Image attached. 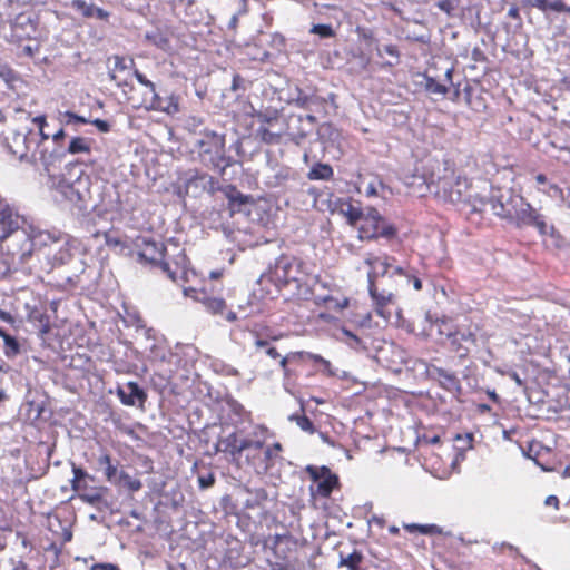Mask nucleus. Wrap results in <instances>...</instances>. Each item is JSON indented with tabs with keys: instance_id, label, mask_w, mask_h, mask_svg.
I'll return each mask as SVG.
<instances>
[{
	"instance_id": "29",
	"label": "nucleus",
	"mask_w": 570,
	"mask_h": 570,
	"mask_svg": "<svg viewBox=\"0 0 570 570\" xmlns=\"http://www.w3.org/2000/svg\"><path fill=\"white\" fill-rule=\"evenodd\" d=\"M340 212L346 218L347 223L353 227L357 226L364 215L361 207L355 206L352 202L342 203L340 206Z\"/></svg>"
},
{
	"instance_id": "12",
	"label": "nucleus",
	"mask_w": 570,
	"mask_h": 570,
	"mask_svg": "<svg viewBox=\"0 0 570 570\" xmlns=\"http://www.w3.org/2000/svg\"><path fill=\"white\" fill-rule=\"evenodd\" d=\"M355 228L358 230V238L361 240L392 237L395 235V228L387 225L375 208H370Z\"/></svg>"
},
{
	"instance_id": "39",
	"label": "nucleus",
	"mask_w": 570,
	"mask_h": 570,
	"mask_svg": "<svg viewBox=\"0 0 570 570\" xmlns=\"http://www.w3.org/2000/svg\"><path fill=\"white\" fill-rule=\"evenodd\" d=\"M294 101L297 107L309 109L313 104H316L318 101V98L315 95H307L302 90H298Z\"/></svg>"
},
{
	"instance_id": "4",
	"label": "nucleus",
	"mask_w": 570,
	"mask_h": 570,
	"mask_svg": "<svg viewBox=\"0 0 570 570\" xmlns=\"http://www.w3.org/2000/svg\"><path fill=\"white\" fill-rule=\"evenodd\" d=\"M424 179L428 188L440 200L452 205L468 203L470 181L466 177L456 175L454 168L448 163L442 175L435 177L434 173H431L428 177L424 176Z\"/></svg>"
},
{
	"instance_id": "21",
	"label": "nucleus",
	"mask_w": 570,
	"mask_h": 570,
	"mask_svg": "<svg viewBox=\"0 0 570 570\" xmlns=\"http://www.w3.org/2000/svg\"><path fill=\"white\" fill-rule=\"evenodd\" d=\"M165 250L166 248L163 243L144 239L139 246L138 256L144 262L160 266V263L164 262Z\"/></svg>"
},
{
	"instance_id": "47",
	"label": "nucleus",
	"mask_w": 570,
	"mask_h": 570,
	"mask_svg": "<svg viewBox=\"0 0 570 570\" xmlns=\"http://www.w3.org/2000/svg\"><path fill=\"white\" fill-rule=\"evenodd\" d=\"M198 483L202 489H207L215 483V476L213 473H209L208 475H200L198 478Z\"/></svg>"
},
{
	"instance_id": "35",
	"label": "nucleus",
	"mask_w": 570,
	"mask_h": 570,
	"mask_svg": "<svg viewBox=\"0 0 570 570\" xmlns=\"http://www.w3.org/2000/svg\"><path fill=\"white\" fill-rule=\"evenodd\" d=\"M434 6L448 17H455L458 14L461 1L460 0H434Z\"/></svg>"
},
{
	"instance_id": "34",
	"label": "nucleus",
	"mask_w": 570,
	"mask_h": 570,
	"mask_svg": "<svg viewBox=\"0 0 570 570\" xmlns=\"http://www.w3.org/2000/svg\"><path fill=\"white\" fill-rule=\"evenodd\" d=\"M363 561V554L354 550L352 553L347 556L341 554L340 566L346 567L350 570H360V566Z\"/></svg>"
},
{
	"instance_id": "61",
	"label": "nucleus",
	"mask_w": 570,
	"mask_h": 570,
	"mask_svg": "<svg viewBox=\"0 0 570 570\" xmlns=\"http://www.w3.org/2000/svg\"><path fill=\"white\" fill-rule=\"evenodd\" d=\"M476 410L479 413H488L491 411V406L484 403L478 404Z\"/></svg>"
},
{
	"instance_id": "11",
	"label": "nucleus",
	"mask_w": 570,
	"mask_h": 570,
	"mask_svg": "<svg viewBox=\"0 0 570 570\" xmlns=\"http://www.w3.org/2000/svg\"><path fill=\"white\" fill-rule=\"evenodd\" d=\"M129 100L134 108H144L148 111H158L168 116H174L180 111V98L174 92L160 96L155 89L151 92H144L141 99H136L132 95Z\"/></svg>"
},
{
	"instance_id": "14",
	"label": "nucleus",
	"mask_w": 570,
	"mask_h": 570,
	"mask_svg": "<svg viewBox=\"0 0 570 570\" xmlns=\"http://www.w3.org/2000/svg\"><path fill=\"white\" fill-rule=\"evenodd\" d=\"M442 73H436V62L429 63L425 72V90L433 95H445L452 83L453 67L450 61H440Z\"/></svg>"
},
{
	"instance_id": "26",
	"label": "nucleus",
	"mask_w": 570,
	"mask_h": 570,
	"mask_svg": "<svg viewBox=\"0 0 570 570\" xmlns=\"http://www.w3.org/2000/svg\"><path fill=\"white\" fill-rule=\"evenodd\" d=\"M16 227L11 208L8 205L0 204V242L6 239Z\"/></svg>"
},
{
	"instance_id": "9",
	"label": "nucleus",
	"mask_w": 570,
	"mask_h": 570,
	"mask_svg": "<svg viewBox=\"0 0 570 570\" xmlns=\"http://www.w3.org/2000/svg\"><path fill=\"white\" fill-rule=\"evenodd\" d=\"M305 473L312 481L309 494L312 499H328L334 491L342 488L340 476L326 465L309 464L305 468Z\"/></svg>"
},
{
	"instance_id": "22",
	"label": "nucleus",
	"mask_w": 570,
	"mask_h": 570,
	"mask_svg": "<svg viewBox=\"0 0 570 570\" xmlns=\"http://www.w3.org/2000/svg\"><path fill=\"white\" fill-rule=\"evenodd\" d=\"M228 200V209L232 215L242 212L244 205L253 202L252 196L240 193L235 185L228 184L219 188Z\"/></svg>"
},
{
	"instance_id": "20",
	"label": "nucleus",
	"mask_w": 570,
	"mask_h": 570,
	"mask_svg": "<svg viewBox=\"0 0 570 570\" xmlns=\"http://www.w3.org/2000/svg\"><path fill=\"white\" fill-rule=\"evenodd\" d=\"M117 395L120 402L127 406H142L147 401V393L137 382H128L125 386H118Z\"/></svg>"
},
{
	"instance_id": "62",
	"label": "nucleus",
	"mask_w": 570,
	"mask_h": 570,
	"mask_svg": "<svg viewBox=\"0 0 570 570\" xmlns=\"http://www.w3.org/2000/svg\"><path fill=\"white\" fill-rule=\"evenodd\" d=\"M13 570H30L29 566L23 562V561H18L14 567H13Z\"/></svg>"
},
{
	"instance_id": "64",
	"label": "nucleus",
	"mask_w": 570,
	"mask_h": 570,
	"mask_svg": "<svg viewBox=\"0 0 570 570\" xmlns=\"http://www.w3.org/2000/svg\"><path fill=\"white\" fill-rule=\"evenodd\" d=\"M65 138V131L63 129L58 130L53 136L52 139L55 142H58L59 140Z\"/></svg>"
},
{
	"instance_id": "60",
	"label": "nucleus",
	"mask_w": 570,
	"mask_h": 570,
	"mask_svg": "<svg viewBox=\"0 0 570 570\" xmlns=\"http://www.w3.org/2000/svg\"><path fill=\"white\" fill-rule=\"evenodd\" d=\"M411 281H412V284H413V287L416 289V291H421L422 289V282L419 277L416 276H412L411 277Z\"/></svg>"
},
{
	"instance_id": "33",
	"label": "nucleus",
	"mask_w": 570,
	"mask_h": 570,
	"mask_svg": "<svg viewBox=\"0 0 570 570\" xmlns=\"http://www.w3.org/2000/svg\"><path fill=\"white\" fill-rule=\"evenodd\" d=\"M403 528L410 533H421L426 535L441 534L442 530L436 524H416V523H404Z\"/></svg>"
},
{
	"instance_id": "57",
	"label": "nucleus",
	"mask_w": 570,
	"mask_h": 570,
	"mask_svg": "<svg viewBox=\"0 0 570 570\" xmlns=\"http://www.w3.org/2000/svg\"><path fill=\"white\" fill-rule=\"evenodd\" d=\"M148 40H154L155 45L164 50L167 48L168 38H147Z\"/></svg>"
},
{
	"instance_id": "31",
	"label": "nucleus",
	"mask_w": 570,
	"mask_h": 570,
	"mask_svg": "<svg viewBox=\"0 0 570 570\" xmlns=\"http://www.w3.org/2000/svg\"><path fill=\"white\" fill-rule=\"evenodd\" d=\"M0 337L3 340V352L7 357H14L20 353L18 340L0 327Z\"/></svg>"
},
{
	"instance_id": "45",
	"label": "nucleus",
	"mask_w": 570,
	"mask_h": 570,
	"mask_svg": "<svg viewBox=\"0 0 570 570\" xmlns=\"http://www.w3.org/2000/svg\"><path fill=\"white\" fill-rule=\"evenodd\" d=\"M33 0H0V4L3 9L19 8L20 6L28 4Z\"/></svg>"
},
{
	"instance_id": "37",
	"label": "nucleus",
	"mask_w": 570,
	"mask_h": 570,
	"mask_svg": "<svg viewBox=\"0 0 570 570\" xmlns=\"http://www.w3.org/2000/svg\"><path fill=\"white\" fill-rule=\"evenodd\" d=\"M202 302L206 309L213 314H223L226 309V302L222 297H204Z\"/></svg>"
},
{
	"instance_id": "52",
	"label": "nucleus",
	"mask_w": 570,
	"mask_h": 570,
	"mask_svg": "<svg viewBox=\"0 0 570 570\" xmlns=\"http://www.w3.org/2000/svg\"><path fill=\"white\" fill-rule=\"evenodd\" d=\"M66 116L70 122H75V124H87L88 122V120L85 117L79 116L75 112H67Z\"/></svg>"
},
{
	"instance_id": "44",
	"label": "nucleus",
	"mask_w": 570,
	"mask_h": 570,
	"mask_svg": "<svg viewBox=\"0 0 570 570\" xmlns=\"http://www.w3.org/2000/svg\"><path fill=\"white\" fill-rule=\"evenodd\" d=\"M135 75H136V79L138 80V82L141 86H144V88H145L142 94L144 92H151V90L154 91L156 89L154 82L148 80L145 75H142V73H140L138 71H136Z\"/></svg>"
},
{
	"instance_id": "24",
	"label": "nucleus",
	"mask_w": 570,
	"mask_h": 570,
	"mask_svg": "<svg viewBox=\"0 0 570 570\" xmlns=\"http://www.w3.org/2000/svg\"><path fill=\"white\" fill-rule=\"evenodd\" d=\"M268 328H266V332L262 331H254V346L259 350L263 348L267 356L274 360H279L283 357L276 347L271 346V341H277L281 338V335H272L268 333Z\"/></svg>"
},
{
	"instance_id": "54",
	"label": "nucleus",
	"mask_w": 570,
	"mask_h": 570,
	"mask_svg": "<svg viewBox=\"0 0 570 570\" xmlns=\"http://www.w3.org/2000/svg\"><path fill=\"white\" fill-rule=\"evenodd\" d=\"M368 523H370V524H375V525H377L379 528H381V529H382V528H384V527H385L386 521H385L384 517L374 514V515H372V517H371V519L368 520Z\"/></svg>"
},
{
	"instance_id": "55",
	"label": "nucleus",
	"mask_w": 570,
	"mask_h": 570,
	"mask_svg": "<svg viewBox=\"0 0 570 570\" xmlns=\"http://www.w3.org/2000/svg\"><path fill=\"white\" fill-rule=\"evenodd\" d=\"M243 82H244V79L240 75H238V73L234 75L233 81H232V90L237 91L238 89H240L243 87Z\"/></svg>"
},
{
	"instance_id": "27",
	"label": "nucleus",
	"mask_w": 570,
	"mask_h": 570,
	"mask_svg": "<svg viewBox=\"0 0 570 570\" xmlns=\"http://www.w3.org/2000/svg\"><path fill=\"white\" fill-rule=\"evenodd\" d=\"M529 4L538 7L541 10H551L556 12H570V0H527Z\"/></svg>"
},
{
	"instance_id": "8",
	"label": "nucleus",
	"mask_w": 570,
	"mask_h": 570,
	"mask_svg": "<svg viewBox=\"0 0 570 570\" xmlns=\"http://www.w3.org/2000/svg\"><path fill=\"white\" fill-rule=\"evenodd\" d=\"M254 119L257 124L256 137L266 145L281 144L287 134V120L278 110L257 111Z\"/></svg>"
},
{
	"instance_id": "13",
	"label": "nucleus",
	"mask_w": 570,
	"mask_h": 570,
	"mask_svg": "<svg viewBox=\"0 0 570 570\" xmlns=\"http://www.w3.org/2000/svg\"><path fill=\"white\" fill-rule=\"evenodd\" d=\"M160 269L171 282L179 286H185L197 277L195 269L190 267V262L185 250H180L171 259H164L160 263Z\"/></svg>"
},
{
	"instance_id": "56",
	"label": "nucleus",
	"mask_w": 570,
	"mask_h": 570,
	"mask_svg": "<svg viewBox=\"0 0 570 570\" xmlns=\"http://www.w3.org/2000/svg\"><path fill=\"white\" fill-rule=\"evenodd\" d=\"M546 505L553 507L556 510H559L560 501L557 495H549L544 501Z\"/></svg>"
},
{
	"instance_id": "41",
	"label": "nucleus",
	"mask_w": 570,
	"mask_h": 570,
	"mask_svg": "<svg viewBox=\"0 0 570 570\" xmlns=\"http://www.w3.org/2000/svg\"><path fill=\"white\" fill-rule=\"evenodd\" d=\"M0 77L8 83L10 88H14V83L20 80L19 76L8 67H3L0 70Z\"/></svg>"
},
{
	"instance_id": "46",
	"label": "nucleus",
	"mask_w": 570,
	"mask_h": 570,
	"mask_svg": "<svg viewBox=\"0 0 570 570\" xmlns=\"http://www.w3.org/2000/svg\"><path fill=\"white\" fill-rule=\"evenodd\" d=\"M439 377L442 379L444 383L449 384L450 386H454L459 383L454 374L448 373L444 370H439Z\"/></svg>"
},
{
	"instance_id": "1",
	"label": "nucleus",
	"mask_w": 570,
	"mask_h": 570,
	"mask_svg": "<svg viewBox=\"0 0 570 570\" xmlns=\"http://www.w3.org/2000/svg\"><path fill=\"white\" fill-rule=\"evenodd\" d=\"M267 277L287 299L295 302L312 301L313 287L320 283V276L313 274L309 263L287 254L276 258Z\"/></svg>"
},
{
	"instance_id": "38",
	"label": "nucleus",
	"mask_w": 570,
	"mask_h": 570,
	"mask_svg": "<svg viewBox=\"0 0 570 570\" xmlns=\"http://www.w3.org/2000/svg\"><path fill=\"white\" fill-rule=\"evenodd\" d=\"M91 148H90V144L88 142V140L83 137H75L71 139L70 144H69V147H68V153L75 155V154H79V153H90Z\"/></svg>"
},
{
	"instance_id": "7",
	"label": "nucleus",
	"mask_w": 570,
	"mask_h": 570,
	"mask_svg": "<svg viewBox=\"0 0 570 570\" xmlns=\"http://www.w3.org/2000/svg\"><path fill=\"white\" fill-rule=\"evenodd\" d=\"M73 478L70 481L71 489L77 493V497L86 504L94 508L101 509L108 507L107 495L109 488L105 485H91L90 482L95 481V476L90 475L86 470L72 463Z\"/></svg>"
},
{
	"instance_id": "6",
	"label": "nucleus",
	"mask_w": 570,
	"mask_h": 570,
	"mask_svg": "<svg viewBox=\"0 0 570 570\" xmlns=\"http://www.w3.org/2000/svg\"><path fill=\"white\" fill-rule=\"evenodd\" d=\"M32 121L38 126L39 132L29 131L23 136L24 149L22 151L13 150V154L18 155L21 160L30 158L35 163L40 161L46 170H49V166L61 157V153L57 149L49 151L46 146L49 141V135L43 131L47 125L46 116H36Z\"/></svg>"
},
{
	"instance_id": "36",
	"label": "nucleus",
	"mask_w": 570,
	"mask_h": 570,
	"mask_svg": "<svg viewBox=\"0 0 570 570\" xmlns=\"http://www.w3.org/2000/svg\"><path fill=\"white\" fill-rule=\"evenodd\" d=\"M98 463L101 466H105V476L107 481L112 482L117 476V466L112 464L111 456L108 453H105L99 456Z\"/></svg>"
},
{
	"instance_id": "53",
	"label": "nucleus",
	"mask_w": 570,
	"mask_h": 570,
	"mask_svg": "<svg viewBox=\"0 0 570 570\" xmlns=\"http://www.w3.org/2000/svg\"><path fill=\"white\" fill-rule=\"evenodd\" d=\"M39 47H38V43H36L35 46H31V45H24L22 47V51L26 56L30 57V58H35L36 57V52L38 51Z\"/></svg>"
},
{
	"instance_id": "50",
	"label": "nucleus",
	"mask_w": 570,
	"mask_h": 570,
	"mask_svg": "<svg viewBox=\"0 0 570 570\" xmlns=\"http://www.w3.org/2000/svg\"><path fill=\"white\" fill-rule=\"evenodd\" d=\"M91 124L96 126L100 132H108L110 130V125L106 120L95 119Z\"/></svg>"
},
{
	"instance_id": "42",
	"label": "nucleus",
	"mask_w": 570,
	"mask_h": 570,
	"mask_svg": "<svg viewBox=\"0 0 570 570\" xmlns=\"http://www.w3.org/2000/svg\"><path fill=\"white\" fill-rule=\"evenodd\" d=\"M311 32L317 36H335V31L332 26L325 23L313 24Z\"/></svg>"
},
{
	"instance_id": "19",
	"label": "nucleus",
	"mask_w": 570,
	"mask_h": 570,
	"mask_svg": "<svg viewBox=\"0 0 570 570\" xmlns=\"http://www.w3.org/2000/svg\"><path fill=\"white\" fill-rule=\"evenodd\" d=\"M26 309L28 322L33 325L38 333L41 335L48 334L51 325L46 304L40 302L33 305L26 304Z\"/></svg>"
},
{
	"instance_id": "58",
	"label": "nucleus",
	"mask_w": 570,
	"mask_h": 570,
	"mask_svg": "<svg viewBox=\"0 0 570 570\" xmlns=\"http://www.w3.org/2000/svg\"><path fill=\"white\" fill-rule=\"evenodd\" d=\"M167 570H189L185 563H167Z\"/></svg>"
},
{
	"instance_id": "30",
	"label": "nucleus",
	"mask_w": 570,
	"mask_h": 570,
	"mask_svg": "<svg viewBox=\"0 0 570 570\" xmlns=\"http://www.w3.org/2000/svg\"><path fill=\"white\" fill-rule=\"evenodd\" d=\"M333 176L332 166L323 163H316L307 174L309 180H331Z\"/></svg>"
},
{
	"instance_id": "2",
	"label": "nucleus",
	"mask_w": 570,
	"mask_h": 570,
	"mask_svg": "<svg viewBox=\"0 0 570 570\" xmlns=\"http://www.w3.org/2000/svg\"><path fill=\"white\" fill-rule=\"evenodd\" d=\"M220 450L230 455L232 461L239 468L265 475L274 466L275 460L281 459L283 446L279 442L265 446L264 440L242 436L237 432L228 434L219 441Z\"/></svg>"
},
{
	"instance_id": "48",
	"label": "nucleus",
	"mask_w": 570,
	"mask_h": 570,
	"mask_svg": "<svg viewBox=\"0 0 570 570\" xmlns=\"http://www.w3.org/2000/svg\"><path fill=\"white\" fill-rule=\"evenodd\" d=\"M91 570H120V568L114 563L100 562L92 564Z\"/></svg>"
},
{
	"instance_id": "51",
	"label": "nucleus",
	"mask_w": 570,
	"mask_h": 570,
	"mask_svg": "<svg viewBox=\"0 0 570 570\" xmlns=\"http://www.w3.org/2000/svg\"><path fill=\"white\" fill-rule=\"evenodd\" d=\"M108 17H109L108 11L95 6L94 13H92L91 18H96L98 20H106Z\"/></svg>"
},
{
	"instance_id": "43",
	"label": "nucleus",
	"mask_w": 570,
	"mask_h": 570,
	"mask_svg": "<svg viewBox=\"0 0 570 570\" xmlns=\"http://www.w3.org/2000/svg\"><path fill=\"white\" fill-rule=\"evenodd\" d=\"M297 425L306 432L313 433L314 432V423L312 420L306 415H301L296 417Z\"/></svg>"
},
{
	"instance_id": "17",
	"label": "nucleus",
	"mask_w": 570,
	"mask_h": 570,
	"mask_svg": "<svg viewBox=\"0 0 570 570\" xmlns=\"http://www.w3.org/2000/svg\"><path fill=\"white\" fill-rule=\"evenodd\" d=\"M463 98L474 112L481 114L488 110L492 95L479 80H469L463 87Z\"/></svg>"
},
{
	"instance_id": "15",
	"label": "nucleus",
	"mask_w": 570,
	"mask_h": 570,
	"mask_svg": "<svg viewBox=\"0 0 570 570\" xmlns=\"http://www.w3.org/2000/svg\"><path fill=\"white\" fill-rule=\"evenodd\" d=\"M323 288L328 291L325 295H315L313 293V302L318 307H324L328 311L341 313L350 306V298L345 296L342 288L335 284H321Z\"/></svg>"
},
{
	"instance_id": "63",
	"label": "nucleus",
	"mask_w": 570,
	"mask_h": 570,
	"mask_svg": "<svg viewBox=\"0 0 570 570\" xmlns=\"http://www.w3.org/2000/svg\"><path fill=\"white\" fill-rule=\"evenodd\" d=\"M508 16L513 19L519 18V9L517 7H511L508 11Z\"/></svg>"
},
{
	"instance_id": "40",
	"label": "nucleus",
	"mask_w": 570,
	"mask_h": 570,
	"mask_svg": "<svg viewBox=\"0 0 570 570\" xmlns=\"http://www.w3.org/2000/svg\"><path fill=\"white\" fill-rule=\"evenodd\" d=\"M72 8L81 13L83 17L91 18L94 13L95 6L86 2L85 0H73Z\"/></svg>"
},
{
	"instance_id": "25",
	"label": "nucleus",
	"mask_w": 570,
	"mask_h": 570,
	"mask_svg": "<svg viewBox=\"0 0 570 570\" xmlns=\"http://www.w3.org/2000/svg\"><path fill=\"white\" fill-rule=\"evenodd\" d=\"M214 178L208 174L202 173L197 169L193 170L184 181L185 194H188L190 189L204 190L207 183L214 184Z\"/></svg>"
},
{
	"instance_id": "10",
	"label": "nucleus",
	"mask_w": 570,
	"mask_h": 570,
	"mask_svg": "<svg viewBox=\"0 0 570 570\" xmlns=\"http://www.w3.org/2000/svg\"><path fill=\"white\" fill-rule=\"evenodd\" d=\"M519 200L520 207L514 213L505 209L503 204H500L501 212H497V215L513 222L519 228L532 226L537 228L540 235H546L548 226L544 217L523 197H519Z\"/></svg>"
},
{
	"instance_id": "28",
	"label": "nucleus",
	"mask_w": 570,
	"mask_h": 570,
	"mask_svg": "<svg viewBox=\"0 0 570 570\" xmlns=\"http://www.w3.org/2000/svg\"><path fill=\"white\" fill-rule=\"evenodd\" d=\"M377 55L382 59V66H395L400 61V51L394 45H382L377 47Z\"/></svg>"
},
{
	"instance_id": "3",
	"label": "nucleus",
	"mask_w": 570,
	"mask_h": 570,
	"mask_svg": "<svg viewBox=\"0 0 570 570\" xmlns=\"http://www.w3.org/2000/svg\"><path fill=\"white\" fill-rule=\"evenodd\" d=\"M281 368L284 383L291 385H297L301 377L311 379L318 373L328 377L336 375L328 360L306 351L288 352L281 358Z\"/></svg>"
},
{
	"instance_id": "32",
	"label": "nucleus",
	"mask_w": 570,
	"mask_h": 570,
	"mask_svg": "<svg viewBox=\"0 0 570 570\" xmlns=\"http://www.w3.org/2000/svg\"><path fill=\"white\" fill-rule=\"evenodd\" d=\"M116 484L126 488L130 492H137L142 488V483L139 479L130 475L126 471L121 470L118 473V479L114 481Z\"/></svg>"
},
{
	"instance_id": "23",
	"label": "nucleus",
	"mask_w": 570,
	"mask_h": 570,
	"mask_svg": "<svg viewBox=\"0 0 570 570\" xmlns=\"http://www.w3.org/2000/svg\"><path fill=\"white\" fill-rule=\"evenodd\" d=\"M365 264L370 267L367 273L368 285L375 284L376 279L380 276H384L391 266L387 261V256L380 257L372 254L367 255L365 258Z\"/></svg>"
},
{
	"instance_id": "18",
	"label": "nucleus",
	"mask_w": 570,
	"mask_h": 570,
	"mask_svg": "<svg viewBox=\"0 0 570 570\" xmlns=\"http://www.w3.org/2000/svg\"><path fill=\"white\" fill-rule=\"evenodd\" d=\"M368 293L373 299L375 313L389 321L392 316V306L395 304V296L391 292H380L376 284L368 285Z\"/></svg>"
},
{
	"instance_id": "16",
	"label": "nucleus",
	"mask_w": 570,
	"mask_h": 570,
	"mask_svg": "<svg viewBox=\"0 0 570 570\" xmlns=\"http://www.w3.org/2000/svg\"><path fill=\"white\" fill-rule=\"evenodd\" d=\"M434 325L438 326V332L440 335H445L450 341V346L453 351L460 354V356H464L468 354V348H462L461 342H475V336L472 332H461L458 328H454L450 320L446 317L438 318L434 322Z\"/></svg>"
},
{
	"instance_id": "59",
	"label": "nucleus",
	"mask_w": 570,
	"mask_h": 570,
	"mask_svg": "<svg viewBox=\"0 0 570 570\" xmlns=\"http://www.w3.org/2000/svg\"><path fill=\"white\" fill-rule=\"evenodd\" d=\"M343 334L348 337L350 340H352L355 344H360L361 343V340L358 338L357 335L353 334L351 331L348 330H343Z\"/></svg>"
},
{
	"instance_id": "5",
	"label": "nucleus",
	"mask_w": 570,
	"mask_h": 570,
	"mask_svg": "<svg viewBox=\"0 0 570 570\" xmlns=\"http://www.w3.org/2000/svg\"><path fill=\"white\" fill-rule=\"evenodd\" d=\"M195 153L204 166L218 169L220 175L230 166V157L226 155L225 135L213 130L202 131L195 142Z\"/></svg>"
},
{
	"instance_id": "49",
	"label": "nucleus",
	"mask_w": 570,
	"mask_h": 570,
	"mask_svg": "<svg viewBox=\"0 0 570 570\" xmlns=\"http://www.w3.org/2000/svg\"><path fill=\"white\" fill-rule=\"evenodd\" d=\"M27 23L30 24L31 30L35 31L32 16L26 13L19 14L17 18V24L23 26Z\"/></svg>"
}]
</instances>
